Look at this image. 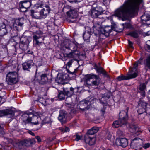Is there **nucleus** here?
Segmentation results:
<instances>
[{"label": "nucleus", "instance_id": "obj_1", "mask_svg": "<svg viewBox=\"0 0 150 150\" xmlns=\"http://www.w3.org/2000/svg\"><path fill=\"white\" fill-rule=\"evenodd\" d=\"M143 0H126L123 4L115 9V15L123 21L127 19L138 11Z\"/></svg>", "mask_w": 150, "mask_h": 150}, {"label": "nucleus", "instance_id": "obj_2", "mask_svg": "<svg viewBox=\"0 0 150 150\" xmlns=\"http://www.w3.org/2000/svg\"><path fill=\"white\" fill-rule=\"evenodd\" d=\"M128 107H127L126 111L122 110L120 112L119 114L120 118L118 120L115 121L113 122V127L118 128L120 126L121 127L126 125L127 123L128 118Z\"/></svg>", "mask_w": 150, "mask_h": 150}, {"label": "nucleus", "instance_id": "obj_3", "mask_svg": "<svg viewBox=\"0 0 150 150\" xmlns=\"http://www.w3.org/2000/svg\"><path fill=\"white\" fill-rule=\"evenodd\" d=\"M15 70L9 72L6 75V81L8 84L13 85L18 81V69L16 66L14 67Z\"/></svg>", "mask_w": 150, "mask_h": 150}, {"label": "nucleus", "instance_id": "obj_4", "mask_svg": "<svg viewBox=\"0 0 150 150\" xmlns=\"http://www.w3.org/2000/svg\"><path fill=\"white\" fill-rule=\"evenodd\" d=\"M86 84L90 86H98L100 83V79L98 76L91 74L86 76L85 77Z\"/></svg>", "mask_w": 150, "mask_h": 150}, {"label": "nucleus", "instance_id": "obj_5", "mask_svg": "<svg viewBox=\"0 0 150 150\" xmlns=\"http://www.w3.org/2000/svg\"><path fill=\"white\" fill-rule=\"evenodd\" d=\"M64 47L66 49H70L71 51L76 52L77 50L79 45L76 42L71 41L69 39L65 40L64 42Z\"/></svg>", "mask_w": 150, "mask_h": 150}, {"label": "nucleus", "instance_id": "obj_6", "mask_svg": "<svg viewBox=\"0 0 150 150\" xmlns=\"http://www.w3.org/2000/svg\"><path fill=\"white\" fill-rule=\"evenodd\" d=\"M104 11L102 7L96 8V9H91L90 14L93 18H98L102 19V22L104 21V18L101 16L102 14H103Z\"/></svg>", "mask_w": 150, "mask_h": 150}, {"label": "nucleus", "instance_id": "obj_7", "mask_svg": "<svg viewBox=\"0 0 150 150\" xmlns=\"http://www.w3.org/2000/svg\"><path fill=\"white\" fill-rule=\"evenodd\" d=\"M42 33L40 31H37L33 34V42L36 45H39L42 42L44 38L42 36Z\"/></svg>", "mask_w": 150, "mask_h": 150}, {"label": "nucleus", "instance_id": "obj_8", "mask_svg": "<svg viewBox=\"0 0 150 150\" xmlns=\"http://www.w3.org/2000/svg\"><path fill=\"white\" fill-rule=\"evenodd\" d=\"M29 42L26 38L22 37L19 44L20 48L23 50H26L28 47Z\"/></svg>", "mask_w": 150, "mask_h": 150}, {"label": "nucleus", "instance_id": "obj_9", "mask_svg": "<svg viewBox=\"0 0 150 150\" xmlns=\"http://www.w3.org/2000/svg\"><path fill=\"white\" fill-rule=\"evenodd\" d=\"M31 116H33V113L29 111H25L22 115V119L25 124L31 122L32 119Z\"/></svg>", "mask_w": 150, "mask_h": 150}, {"label": "nucleus", "instance_id": "obj_10", "mask_svg": "<svg viewBox=\"0 0 150 150\" xmlns=\"http://www.w3.org/2000/svg\"><path fill=\"white\" fill-rule=\"evenodd\" d=\"M23 21V18L16 19L13 25V28L18 31L20 30L22 28V26L24 24Z\"/></svg>", "mask_w": 150, "mask_h": 150}, {"label": "nucleus", "instance_id": "obj_11", "mask_svg": "<svg viewBox=\"0 0 150 150\" xmlns=\"http://www.w3.org/2000/svg\"><path fill=\"white\" fill-rule=\"evenodd\" d=\"M146 90V85L144 83L141 84L137 90L138 95H140V98H142L146 96L145 91Z\"/></svg>", "mask_w": 150, "mask_h": 150}, {"label": "nucleus", "instance_id": "obj_12", "mask_svg": "<svg viewBox=\"0 0 150 150\" xmlns=\"http://www.w3.org/2000/svg\"><path fill=\"white\" fill-rule=\"evenodd\" d=\"M42 8L40 11V14L42 18H45L50 13L51 9L49 6L46 5L43 6Z\"/></svg>", "mask_w": 150, "mask_h": 150}, {"label": "nucleus", "instance_id": "obj_13", "mask_svg": "<svg viewBox=\"0 0 150 150\" xmlns=\"http://www.w3.org/2000/svg\"><path fill=\"white\" fill-rule=\"evenodd\" d=\"M116 143L118 146L125 147L128 145V141L125 138H120L117 139Z\"/></svg>", "mask_w": 150, "mask_h": 150}, {"label": "nucleus", "instance_id": "obj_14", "mask_svg": "<svg viewBox=\"0 0 150 150\" xmlns=\"http://www.w3.org/2000/svg\"><path fill=\"white\" fill-rule=\"evenodd\" d=\"M67 117V112L64 110H62L60 111L58 119L62 123H63L66 122Z\"/></svg>", "mask_w": 150, "mask_h": 150}, {"label": "nucleus", "instance_id": "obj_15", "mask_svg": "<svg viewBox=\"0 0 150 150\" xmlns=\"http://www.w3.org/2000/svg\"><path fill=\"white\" fill-rule=\"evenodd\" d=\"M35 140L32 142L29 140L25 139L21 141L18 143V147L20 149H22L23 146H28L30 144H35Z\"/></svg>", "mask_w": 150, "mask_h": 150}, {"label": "nucleus", "instance_id": "obj_16", "mask_svg": "<svg viewBox=\"0 0 150 150\" xmlns=\"http://www.w3.org/2000/svg\"><path fill=\"white\" fill-rule=\"evenodd\" d=\"M63 90L66 96H67L68 97H70L74 94V90H77V89H74L72 87L70 88H67L65 86H64L63 87Z\"/></svg>", "mask_w": 150, "mask_h": 150}, {"label": "nucleus", "instance_id": "obj_17", "mask_svg": "<svg viewBox=\"0 0 150 150\" xmlns=\"http://www.w3.org/2000/svg\"><path fill=\"white\" fill-rule=\"evenodd\" d=\"M8 33L7 28L4 23H2L0 25V36L2 37Z\"/></svg>", "mask_w": 150, "mask_h": 150}, {"label": "nucleus", "instance_id": "obj_18", "mask_svg": "<svg viewBox=\"0 0 150 150\" xmlns=\"http://www.w3.org/2000/svg\"><path fill=\"white\" fill-rule=\"evenodd\" d=\"M34 64L32 61H28L23 63V69L24 70L29 71V69L34 66Z\"/></svg>", "mask_w": 150, "mask_h": 150}, {"label": "nucleus", "instance_id": "obj_19", "mask_svg": "<svg viewBox=\"0 0 150 150\" xmlns=\"http://www.w3.org/2000/svg\"><path fill=\"white\" fill-rule=\"evenodd\" d=\"M141 18L144 24L148 25H150V15L145 13L144 14L141 16Z\"/></svg>", "mask_w": 150, "mask_h": 150}, {"label": "nucleus", "instance_id": "obj_20", "mask_svg": "<svg viewBox=\"0 0 150 150\" xmlns=\"http://www.w3.org/2000/svg\"><path fill=\"white\" fill-rule=\"evenodd\" d=\"M68 18L71 19H76L77 17V11L75 9H71L67 12Z\"/></svg>", "mask_w": 150, "mask_h": 150}, {"label": "nucleus", "instance_id": "obj_21", "mask_svg": "<svg viewBox=\"0 0 150 150\" xmlns=\"http://www.w3.org/2000/svg\"><path fill=\"white\" fill-rule=\"evenodd\" d=\"M86 29H87L88 30H86L84 32L83 34V38L85 41H86V42H89V41L91 35L92 34V32L91 31L90 28L89 27H86Z\"/></svg>", "mask_w": 150, "mask_h": 150}, {"label": "nucleus", "instance_id": "obj_22", "mask_svg": "<svg viewBox=\"0 0 150 150\" xmlns=\"http://www.w3.org/2000/svg\"><path fill=\"white\" fill-rule=\"evenodd\" d=\"M112 30L111 26H106L101 29V34L104 35L106 36H109V33L111 32ZM101 34H100V35Z\"/></svg>", "mask_w": 150, "mask_h": 150}, {"label": "nucleus", "instance_id": "obj_23", "mask_svg": "<svg viewBox=\"0 0 150 150\" xmlns=\"http://www.w3.org/2000/svg\"><path fill=\"white\" fill-rule=\"evenodd\" d=\"M84 139L85 142L90 145H92L95 143V138L94 137H91L87 135H86Z\"/></svg>", "mask_w": 150, "mask_h": 150}, {"label": "nucleus", "instance_id": "obj_24", "mask_svg": "<svg viewBox=\"0 0 150 150\" xmlns=\"http://www.w3.org/2000/svg\"><path fill=\"white\" fill-rule=\"evenodd\" d=\"M13 115L14 112L11 110L6 109L0 111V117H2L8 115Z\"/></svg>", "mask_w": 150, "mask_h": 150}, {"label": "nucleus", "instance_id": "obj_25", "mask_svg": "<svg viewBox=\"0 0 150 150\" xmlns=\"http://www.w3.org/2000/svg\"><path fill=\"white\" fill-rule=\"evenodd\" d=\"M93 66L95 69L96 70L97 72H100L107 77H108V76L107 75L106 72L103 69L102 67L98 66L96 64H95Z\"/></svg>", "mask_w": 150, "mask_h": 150}, {"label": "nucleus", "instance_id": "obj_26", "mask_svg": "<svg viewBox=\"0 0 150 150\" xmlns=\"http://www.w3.org/2000/svg\"><path fill=\"white\" fill-rule=\"evenodd\" d=\"M20 4L21 5L22 7L28 8L31 6V3L30 0H24L20 1Z\"/></svg>", "mask_w": 150, "mask_h": 150}, {"label": "nucleus", "instance_id": "obj_27", "mask_svg": "<svg viewBox=\"0 0 150 150\" xmlns=\"http://www.w3.org/2000/svg\"><path fill=\"white\" fill-rule=\"evenodd\" d=\"M138 74L137 71H132V69H130V71L128 72L127 75L128 80L136 78L138 76Z\"/></svg>", "mask_w": 150, "mask_h": 150}, {"label": "nucleus", "instance_id": "obj_28", "mask_svg": "<svg viewBox=\"0 0 150 150\" xmlns=\"http://www.w3.org/2000/svg\"><path fill=\"white\" fill-rule=\"evenodd\" d=\"M40 78L39 82L40 84H43L46 83L49 81L47 75L46 74H42L40 76Z\"/></svg>", "mask_w": 150, "mask_h": 150}, {"label": "nucleus", "instance_id": "obj_29", "mask_svg": "<svg viewBox=\"0 0 150 150\" xmlns=\"http://www.w3.org/2000/svg\"><path fill=\"white\" fill-rule=\"evenodd\" d=\"M31 15L34 18L37 19H41L42 18L40 12H35L34 10H31Z\"/></svg>", "mask_w": 150, "mask_h": 150}, {"label": "nucleus", "instance_id": "obj_30", "mask_svg": "<svg viewBox=\"0 0 150 150\" xmlns=\"http://www.w3.org/2000/svg\"><path fill=\"white\" fill-rule=\"evenodd\" d=\"M98 128L96 127H94L89 130L86 135L89 136V135H92L96 133L98 131Z\"/></svg>", "mask_w": 150, "mask_h": 150}, {"label": "nucleus", "instance_id": "obj_31", "mask_svg": "<svg viewBox=\"0 0 150 150\" xmlns=\"http://www.w3.org/2000/svg\"><path fill=\"white\" fill-rule=\"evenodd\" d=\"M145 69L147 70L146 69L148 68L150 70V54L147 58L144 61Z\"/></svg>", "mask_w": 150, "mask_h": 150}, {"label": "nucleus", "instance_id": "obj_32", "mask_svg": "<svg viewBox=\"0 0 150 150\" xmlns=\"http://www.w3.org/2000/svg\"><path fill=\"white\" fill-rule=\"evenodd\" d=\"M31 116V123L34 125H37L38 124V116L35 115L33 113V116Z\"/></svg>", "mask_w": 150, "mask_h": 150}, {"label": "nucleus", "instance_id": "obj_33", "mask_svg": "<svg viewBox=\"0 0 150 150\" xmlns=\"http://www.w3.org/2000/svg\"><path fill=\"white\" fill-rule=\"evenodd\" d=\"M130 127L132 129L133 133L137 135L139 134V133L141 132V130L139 129V128L137 127L135 125L130 126Z\"/></svg>", "mask_w": 150, "mask_h": 150}, {"label": "nucleus", "instance_id": "obj_34", "mask_svg": "<svg viewBox=\"0 0 150 150\" xmlns=\"http://www.w3.org/2000/svg\"><path fill=\"white\" fill-rule=\"evenodd\" d=\"M79 54L78 52L75 53V52L72 51L69 53L66 54V56L67 57L70 58H74L75 57L76 55H78Z\"/></svg>", "mask_w": 150, "mask_h": 150}, {"label": "nucleus", "instance_id": "obj_35", "mask_svg": "<svg viewBox=\"0 0 150 150\" xmlns=\"http://www.w3.org/2000/svg\"><path fill=\"white\" fill-rule=\"evenodd\" d=\"M127 35H130L135 38H137L138 37V33L136 31L130 32L127 34Z\"/></svg>", "mask_w": 150, "mask_h": 150}, {"label": "nucleus", "instance_id": "obj_36", "mask_svg": "<svg viewBox=\"0 0 150 150\" xmlns=\"http://www.w3.org/2000/svg\"><path fill=\"white\" fill-rule=\"evenodd\" d=\"M137 111L139 114H142L144 112H147L146 110L144 108H143V107H142L141 106H139L138 105Z\"/></svg>", "mask_w": 150, "mask_h": 150}, {"label": "nucleus", "instance_id": "obj_37", "mask_svg": "<svg viewBox=\"0 0 150 150\" xmlns=\"http://www.w3.org/2000/svg\"><path fill=\"white\" fill-rule=\"evenodd\" d=\"M145 50L149 52H150V40L147 41L144 46Z\"/></svg>", "mask_w": 150, "mask_h": 150}, {"label": "nucleus", "instance_id": "obj_38", "mask_svg": "<svg viewBox=\"0 0 150 150\" xmlns=\"http://www.w3.org/2000/svg\"><path fill=\"white\" fill-rule=\"evenodd\" d=\"M138 105L139 106H141L143 108H144L146 110L147 108V103L146 102L142 101H139L138 104Z\"/></svg>", "mask_w": 150, "mask_h": 150}, {"label": "nucleus", "instance_id": "obj_39", "mask_svg": "<svg viewBox=\"0 0 150 150\" xmlns=\"http://www.w3.org/2000/svg\"><path fill=\"white\" fill-rule=\"evenodd\" d=\"M65 96L66 95L64 92H63L62 91H60L58 93V97L59 98L60 100H64L65 98Z\"/></svg>", "mask_w": 150, "mask_h": 150}, {"label": "nucleus", "instance_id": "obj_40", "mask_svg": "<svg viewBox=\"0 0 150 150\" xmlns=\"http://www.w3.org/2000/svg\"><path fill=\"white\" fill-rule=\"evenodd\" d=\"M117 81H119L122 80H128V79L127 76H124L121 75L118 76L116 79Z\"/></svg>", "mask_w": 150, "mask_h": 150}, {"label": "nucleus", "instance_id": "obj_41", "mask_svg": "<svg viewBox=\"0 0 150 150\" xmlns=\"http://www.w3.org/2000/svg\"><path fill=\"white\" fill-rule=\"evenodd\" d=\"M125 26H126L127 28H131L132 27L131 25L130 24V23H123L122 24V28L119 29V32H122Z\"/></svg>", "mask_w": 150, "mask_h": 150}, {"label": "nucleus", "instance_id": "obj_42", "mask_svg": "<svg viewBox=\"0 0 150 150\" xmlns=\"http://www.w3.org/2000/svg\"><path fill=\"white\" fill-rule=\"evenodd\" d=\"M139 64L138 62H136L133 64V67H130V69L132 71H136L138 69Z\"/></svg>", "mask_w": 150, "mask_h": 150}, {"label": "nucleus", "instance_id": "obj_43", "mask_svg": "<svg viewBox=\"0 0 150 150\" xmlns=\"http://www.w3.org/2000/svg\"><path fill=\"white\" fill-rule=\"evenodd\" d=\"M100 2L102 3L105 6H108L110 4V0H99Z\"/></svg>", "mask_w": 150, "mask_h": 150}, {"label": "nucleus", "instance_id": "obj_44", "mask_svg": "<svg viewBox=\"0 0 150 150\" xmlns=\"http://www.w3.org/2000/svg\"><path fill=\"white\" fill-rule=\"evenodd\" d=\"M59 129L63 133L67 132L69 131V128L68 127H66L64 128L62 127H60Z\"/></svg>", "mask_w": 150, "mask_h": 150}, {"label": "nucleus", "instance_id": "obj_45", "mask_svg": "<svg viewBox=\"0 0 150 150\" xmlns=\"http://www.w3.org/2000/svg\"><path fill=\"white\" fill-rule=\"evenodd\" d=\"M38 101L44 105H46L47 104L46 103V100L42 98H39L38 99Z\"/></svg>", "mask_w": 150, "mask_h": 150}, {"label": "nucleus", "instance_id": "obj_46", "mask_svg": "<svg viewBox=\"0 0 150 150\" xmlns=\"http://www.w3.org/2000/svg\"><path fill=\"white\" fill-rule=\"evenodd\" d=\"M75 60L78 63L79 62V61L76 59H71V60H69L67 63V65L69 67L71 66L72 65V63L74 62V61Z\"/></svg>", "mask_w": 150, "mask_h": 150}, {"label": "nucleus", "instance_id": "obj_47", "mask_svg": "<svg viewBox=\"0 0 150 150\" xmlns=\"http://www.w3.org/2000/svg\"><path fill=\"white\" fill-rule=\"evenodd\" d=\"M57 82L59 83L62 84H64V79H63L62 77H61L59 78V79L57 80Z\"/></svg>", "mask_w": 150, "mask_h": 150}, {"label": "nucleus", "instance_id": "obj_48", "mask_svg": "<svg viewBox=\"0 0 150 150\" xmlns=\"http://www.w3.org/2000/svg\"><path fill=\"white\" fill-rule=\"evenodd\" d=\"M20 8H19V10L21 11L22 12H25L27 11V9L28 8H25L22 6H21V5L20 4Z\"/></svg>", "mask_w": 150, "mask_h": 150}, {"label": "nucleus", "instance_id": "obj_49", "mask_svg": "<svg viewBox=\"0 0 150 150\" xmlns=\"http://www.w3.org/2000/svg\"><path fill=\"white\" fill-rule=\"evenodd\" d=\"M44 6V5H42V4L37 3L35 4V7L38 8H43V6Z\"/></svg>", "mask_w": 150, "mask_h": 150}, {"label": "nucleus", "instance_id": "obj_50", "mask_svg": "<svg viewBox=\"0 0 150 150\" xmlns=\"http://www.w3.org/2000/svg\"><path fill=\"white\" fill-rule=\"evenodd\" d=\"M101 7H98L96 3H94L92 5V9H96V8H99Z\"/></svg>", "mask_w": 150, "mask_h": 150}, {"label": "nucleus", "instance_id": "obj_51", "mask_svg": "<svg viewBox=\"0 0 150 150\" xmlns=\"http://www.w3.org/2000/svg\"><path fill=\"white\" fill-rule=\"evenodd\" d=\"M143 58L141 57H140L139 60L137 61L136 62H138L139 64L142 65L143 63Z\"/></svg>", "mask_w": 150, "mask_h": 150}, {"label": "nucleus", "instance_id": "obj_52", "mask_svg": "<svg viewBox=\"0 0 150 150\" xmlns=\"http://www.w3.org/2000/svg\"><path fill=\"white\" fill-rule=\"evenodd\" d=\"M76 138H75V140L78 141L79 140H80L82 139V136L79 135L77 134H76Z\"/></svg>", "mask_w": 150, "mask_h": 150}, {"label": "nucleus", "instance_id": "obj_53", "mask_svg": "<svg viewBox=\"0 0 150 150\" xmlns=\"http://www.w3.org/2000/svg\"><path fill=\"white\" fill-rule=\"evenodd\" d=\"M128 42L129 47L133 49L134 47H133L132 45V43L129 40H128Z\"/></svg>", "mask_w": 150, "mask_h": 150}, {"label": "nucleus", "instance_id": "obj_54", "mask_svg": "<svg viewBox=\"0 0 150 150\" xmlns=\"http://www.w3.org/2000/svg\"><path fill=\"white\" fill-rule=\"evenodd\" d=\"M150 146V143H145L144 146V148L145 149H146L149 148Z\"/></svg>", "mask_w": 150, "mask_h": 150}, {"label": "nucleus", "instance_id": "obj_55", "mask_svg": "<svg viewBox=\"0 0 150 150\" xmlns=\"http://www.w3.org/2000/svg\"><path fill=\"white\" fill-rule=\"evenodd\" d=\"M68 1L70 2H81L82 0H68Z\"/></svg>", "mask_w": 150, "mask_h": 150}, {"label": "nucleus", "instance_id": "obj_56", "mask_svg": "<svg viewBox=\"0 0 150 150\" xmlns=\"http://www.w3.org/2000/svg\"><path fill=\"white\" fill-rule=\"evenodd\" d=\"M5 101V100L4 99L3 100L2 99V97L0 96V105L3 104Z\"/></svg>", "mask_w": 150, "mask_h": 150}, {"label": "nucleus", "instance_id": "obj_57", "mask_svg": "<svg viewBox=\"0 0 150 150\" xmlns=\"http://www.w3.org/2000/svg\"><path fill=\"white\" fill-rule=\"evenodd\" d=\"M35 138L37 140L38 142H40L41 141V139H40V137L39 136H36L35 137Z\"/></svg>", "mask_w": 150, "mask_h": 150}, {"label": "nucleus", "instance_id": "obj_58", "mask_svg": "<svg viewBox=\"0 0 150 150\" xmlns=\"http://www.w3.org/2000/svg\"><path fill=\"white\" fill-rule=\"evenodd\" d=\"M28 133L29 134H31L32 136H34L35 135V134L33 132H32L31 131H28Z\"/></svg>", "mask_w": 150, "mask_h": 150}, {"label": "nucleus", "instance_id": "obj_59", "mask_svg": "<svg viewBox=\"0 0 150 150\" xmlns=\"http://www.w3.org/2000/svg\"><path fill=\"white\" fill-rule=\"evenodd\" d=\"M100 111L102 114L103 115H104L105 112V110L104 109H101Z\"/></svg>", "mask_w": 150, "mask_h": 150}, {"label": "nucleus", "instance_id": "obj_60", "mask_svg": "<svg viewBox=\"0 0 150 150\" xmlns=\"http://www.w3.org/2000/svg\"><path fill=\"white\" fill-rule=\"evenodd\" d=\"M111 137V134H109L107 137V139L109 140H110Z\"/></svg>", "mask_w": 150, "mask_h": 150}, {"label": "nucleus", "instance_id": "obj_61", "mask_svg": "<svg viewBox=\"0 0 150 150\" xmlns=\"http://www.w3.org/2000/svg\"><path fill=\"white\" fill-rule=\"evenodd\" d=\"M3 128L0 125V132L3 133Z\"/></svg>", "mask_w": 150, "mask_h": 150}, {"label": "nucleus", "instance_id": "obj_62", "mask_svg": "<svg viewBox=\"0 0 150 150\" xmlns=\"http://www.w3.org/2000/svg\"><path fill=\"white\" fill-rule=\"evenodd\" d=\"M55 25H57L55 24V22H53L52 23L51 25H50L49 26H54Z\"/></svg>", "mask_w": 150, "mask_h": 150}, {"label": "nucleus", "instance_id": "obj_63", "mask_svg": "<svg viewBox=\"0 0 150 150\" xmlns=\"http://www.w3.org/2000/svg\"><path fill=\"white\" fill-rule=\"evenodd\" d=\"M137 139H139L137 138H134L133 140H132V143H134L135 140H136Z\"/></svg>", "mask_w": 150, "mask_h": 150}, {"label": "nucleus", "instance_id": "obj_64", "mask_svg": "<svg viewBox=\"0 0 150 150\" xmlns=\"http://www.w3.org/2000/svg\"><path fill=\"white\" fill-rule=\"evenodd\" d=\"M77 70V68L76 69H74V71L73 72H70V73H71L72 74H73L74 73V72H75V71H76Z\"/></svg>", "mask_w": 150, "mask_h": 150}]
</instances>
